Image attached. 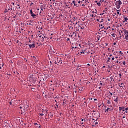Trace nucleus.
<instances>
[{"label":"nucleus","mask_w":128,"mask_h":128,"mask_svg":"<svg viewBox=\"0 0 128 128\" xmlns=\"http://www.w3.org/2000/svg\"><path fill=\"white\" fill-rule=\"evenodd\" d=\"M54 61L56 64H62V59L60 58H55Z\"/></svg>","instance_id":"1"},{"label":"nucleus","mask_w":128,"mask_h":128,"mask_svg":"<svg viewBox=\"0 0 128 128\" xmlns=\"http://www.w3.org/2000/svg\"><path fill=\"white\" fill-rule=\"evenodd\" d=\"M122 4V1H120V0L116 1L115 3L116 8H120V4Z\"/></svg>","instance_id":"2"},{"label":"nucleus","mask_w":128,"mask_h":128,"mask_svg":"<svg viewBox=\"0 0 128 128\" xmlns=\"http://www.w3.org/2000/svg\"><path fill=\"white\" fill-rule=\"evenodd\" d=\"M28 46L30 48H36V44L34 42L32 44H28Z\"/></svg>","instance_id":"3"},{"label":"nucleus","mask_w":128,"mask_h":128,"mask_svg":"<svg viewBox=\"0 0 128 128\" xmlns=\"http://www.w3.org/2000/svg\"><path fill=\"white\" fill-rule=\"evenodd\" d=\"M79 26L80 28L82 30H84V28H86V24H84V23L80 24V25Z\"/></svg>","instance_id":"4"},{"label":"nucleus","mask_w":128,"mask_h":128,"mask_svg":"<svg viewBox=\"0 0 128 128\" xmlns=\"http://www.w3.org/2000/svg\"><path fill=\"white\" fill-rule=\"evenodd\" d=\"M76 18H74L72 20V23H73V24H74V26H76V24H78V21H76Z\"/></svg>","instance_id":"5"},{"label":"nucleus","mask_w":128,"mask_h":128,"mask_svg":"<svg viewBox=\"0 0 128 128\" xmlns=\"http://www.w3.org/2000/svg\"><path fill=\"white\" fill-rule=\"evenodd\" d=\"M44 35H42V36L40 37V38H39V40H40V42H44Z\"/></svg>","instance_id":"6"},{"label":"nucleus","mask_w":128,"mask_h":128,"mask_svg":"<svg viewBox=\"0 0 128 128\" xmlns=\"http://www.w3.org/2000/svg\"><path fill=\"white\" fill-rule=\"evenodd\" d=\"M32 60L34 62V64H38V59H36V56H32Z\"/></svg>","instance_id":"7"},{"label":"nucleus","mask_w":128,"mask_h":128,"mask_svg":"<svg viewBox=\"0 0 128 128\" xmlns=\"http://www.w3.org/2000/svg\"><path fill=\"white\" fill-rule=\"evenodd\" d=\"M30 14L32 18H34V17L36 16V15L35 14H34V12H32V10H30Z\"/></svg>","instance_id":"8"},{"label":"nucleus","mask_w":128,"mask_h":128,"mask_svg":"<svg viewBox=\"0 0 128 128\" xmlns=\"http://www.w3.org/2000/svg\"><path fill=\"white\" fill-rule=\"evenodd\" d=\"M122 112H124V114H126H126H128V107L125 108L124 110H122Z\"/></svg>","instance_id":"9"},{"label":"nucleus","mask_w":128,"mask_h":128,"mask_svg":"<svg viewBox=\"0 0 128 128\" xmlns=\"http://www.w3.org/2000/svg\"><path fill=\"white\" fill-rule=\"evenodd\" d=\"M101 30H108V27H104V26H102V28H100Z\"/></svg>","instance_id":"10"},{"label":"nucleus","mask_w":128,"mask_h":128,"mask_svg":"<svg viewBox=\"0 0 128 128\" xmlns=\"http://www.w3.org/2000/svg\"><path fill=\"white\" fill-rule=\"evenodd\" d=\"M48 40V37L44 36V42H46Z\"/></svg>","instance_id":"11"},{"label":"nucleus","mask_w":128,"mask_h":128,"mask_svg":"<svg viewBox=\"0 0 128 128\" xmlns=\"http://www.w3.org/2000/svg\"><path fill=\"white\" fill-rule=\"evenodd\" d=\"M128 18L127 17L124 16V20H123V22H128Z\"/></svg>","instance_id":"12"},{"label":"nucleus","mask_w":128,"mask_h":128,"mask_svg":"<svg viewBox=\"0 0 128 128\" xmlns=\"http://www.w3.org/2000/svg\"><path fill=\"white\" fill-rule=\"evenodd\" d=\"M72 4H74V6H76V7L78 6H79L78 4H76V1H74V0H73V1L72 2Z\"/></svg>","instance_id":"13"},{"label":"nucleus","mask_w":128,"mask_h":128,"mask_svg":"<svg viewBox=\"0 0 128 128\" xmlns=\"http://www.w3.org/2000/svg\"><path fill=\"white\" fill-rule=\"evenodd\" d=\"M120 86V88H124V84L122 83L120 86Z\"/></svg>","instance_id":"14"},{"label":"nucleus","mask_w":128,"mask_h":128,"mask_svg":"<svg viewBox=\"0 0 128 128\" xmlns=\"http://www.w3.org/2000/svg\"><path fill=\"white\" fill-rule=\"evenodd\" d=\"M42 36H44V34H37V36H38L39 38H42Z\"/></svg>","instance_id":"15"},{"label":"nucleus","mask_w":128,"mask_h":128,"mask_svg":"<svg viewBox=\"0 0 128 128\" xmlns=\"http://www.w3.org/2000/svg\"><path fill=\"white\" fill-rule=\"evenodd\" d=\"M125 108L124 106H120L119 107V110H124Z\"/></svg>","instance_id":"16"},{"label":"nucleus","mask_w":128,"mask_h":128,"mask_svg":"<svg viewBox=\"0 0 128 128\" xmlns=\"http://www.w3.org/2000/svg\"><path fill=\"white\" fill-rule=\"evenodd\" d=\"M118 96H116V98L114 100V102H116L118 104Z\"/></svg>","instance_id":"17"},{"label":"nucleus","mask_w":128,"mask_h":128,"mask_svg":"<svg viewBox=\"0 0 128 128\" xmlns=\"http://www.w3.org/2000/svg\"><path fill=\"white\" fill-rule=\"evenodd\" d=\"M107 104H112V102H110V100H107Z\"/></svg>","instance_id":"18"},{"label":"nucleus","mask_w":128,"mask_h":128,"mask_svg":"<svg viewBox=\"0 0 128 128\" xmlns=\"http://www.w3.org/2000/svg\"><path fill=\"white\" fill-rule=\"evenodd\" d=\"M110 108H108L106 110L105 112H110Z\"/></svg>","instance_id":"19"},{"label":"nucleus","mask_w":128,"mask_h":128,"mask_svg":"<svg viewBox=\"0 0 128 128\" xmlns=\"http://www.w3.org/2000/svg\"><path fill=\"white\" fill-rule=\"evenodd\" d=\"M125 39L126 40H128V34H126L125 36Z\"/></svg>","instance_id":"20"},{"label":"nucleus","mask_w":128,"mask_h":128,"mask_svg":"<svg viewBox=\"0 0 128 128\" xmlns=\"http://www.w3.org/2000/svg\"><path fill=\"white\" fill-rule=\"evenodd\" d=\"M124 33L125 34H128V31L126 30H124Z\"/></svg>","instance_id":"21"},{"label":"nucleus","mask_w":128,"mask_h":128,"mask_svg":"<svg viewBox=\"0 0 128 128\" xmlns=\"http://www.w3.org/2000/svg\"><path fill=\"white\" fill-rule=\"evenodd\" d=\"M30 78H32V80H34V74H31L30 76Z\"/></svg>","instance_id":"22"},{"label":"nucleus","mask_w":128,"mask_h":128,"mask_svg":"<svg viewBox=\"0 0 128 128\" xmlns=\"http://www.w3.org/2000/svg\"><path fill=\"white\" fill-rule=\"evenodd\" d=\"M100 2H97V6H100Z\"/></svg>","instance_id":"23"},{"label":"nucleus","mask_w":128,"mask_h":128,"mask_svg":"<svg viewBox=\"0 0 128 128\" xmlns=\"http://www.w3.org/2000/svg\"><path fill=\"white\" fill-rule=\"evenodd\" d=\"M80 52L81 54H84V50L80 51Z\"/></svg>","instance_id":"24"},{"label":"nucleus","mask_w":128,"mask_h":128,"mask_svg":"<svg viewBox=\"0 0 128 128\" xmlns=\"http://www.w3.org/2000/svg\"><path fill=\"white\" fill-rule=\"evenodd\" d=\"M44 12V8H40V14H41V12Z\"/></svg>","instance_id":"25"},{"label":"nucleus","mask_w":128,"mask_h":128,"mask_svg":"<svg viewBox=\"0 0 128 128\" xmlns=\"http://www.w3.org/2000/svg\"><path fill=\"white\" fill-rule=\"evenodd\" d=\"M111 36H112L113 37V38H115L116 37V34H111Z\"/></svg>","instance_id":"26"},{"label":"nucleus","mask_w":128,"mask_h":128,"mask_svg":"<svg viewBox=\"0 0 128 128\" xmlns=\"http://www.w3.org/2000/svg\"><path fill=\"white\" fill-rule=\"evenodd\" d=\"M88 0H85V4H88Z\"/></svg>","instance_id":"27"},{"label":"nucleus","mask_w":128,"mask_h":128,"mask_svg":"<svg viewBox=\"0 0 128 128\" xmlns=\"http://www.w3.org/2000/svg\"><path fill=\"white\" fill-rule=\"evenodd\" d=\"M42 112H44V114H46H46H48V112H46V111H45L44 110H42Z\"/></svg>","instance_id":"28"},{"label":"nucleus","mask_w":128,"mask_h":128,"mask_svg":"<svg viewBox=\"0 0 128 128\" xmlns=\"http://www.w3.org/2000/svg\"><path fill=\"white\" fill-rule=\"evenodd\" d=\"M16 8H20V4H18V5H17Z\"/></svg>","instance_id":"29"},{"label":"nucleus","mask_w":128,"mask_h":128,"mask_svg":"<svg viewBox=\"0 0 128 128\" xmlns=\"http://www.w3.org/2000/svg\"><path fill=\"white\" fill-rule=\"evenodd\" d=\"M90 16H92V18H95L96 17V16H94V14H91Z\"/></svg>","instance_id":"30"},{"label":"nucleus","mask_w":128,"mask_h":128,"mask_svg":"<svg viewBox=\"0 0 128 128\" xmlns=\"http://www.w3.org/2000/svg\"><path fill=\"white\" fill-rule=\"evenodd\" d=\"M122 64H124V66H126V61H124L122 62Z\"/></svg>","instance_id":"31"},{"label":"nucleus","mask_w":128,"mask_h":128,"mask_svg":"<svg viewBox=\"0 0 128 128\" xmlns=\"http://www.w3.org/2000/svg\"><path fill=\"white\" fill-rule=\"evenodd\" d=\"M110 94V96H112V93L110 92H109Z\"/></svg>","instance_id":"32"},{"label":"nucleus","mask_w":128,"mask_h":128,"mask_svg":"<svg viewBox=\"0 0 128 128\" xmlns=\"http://www.w3.org/2000/svg\"><path fill=\"white\" fill-rule=\"evenodd\" d=\"M110 58H108L107 62H110Z\"/></svg>","instance_id":"33"},{"label":"nucleus","mask_w":128,"mask_h":128,"mask_svg":"<svg viewBox=\"0 0 128 128\" xmlns=\"http://www.w3.org/2000/svg\"><path fill=\"white\" fill-rule=\"evenodd\" d=\"M119 54H124V53L122 52V51L119 52Z\"/></svg>","instance_id":"34"},{"label":"nucleus","mask_w":128,"mask_h":128,"mask_svg":"<svg viewBox=\"0 0 128 128\" xmlns=\"http://www.w3.org/2000/svg\"><path fill=\"white\" fill-rule=\"evenodd\" d=\"M40 114V116H44V114L43 113H41Z\"/></svg>","instance_id":"35"},{"label":"nucleus","mask_w":128,"mask_h":128,"mask_svg":"<svg viewBox=\"0 0 128 128\" xmlns=\"http://www.w3.org/2000/svg\"><path fill=\"white\" fill-rule=\"evenodd\" d=\"M116 14H120V10H117Z\"/></svg>","instance_id":"36"},{"label":"nucleus","mask_w":128,"mask_h":128,"mask_svg":"<svg viewBox=\"0 0 128 128\" xmlns=\"http://www.w3.org/2000/svg\"><path fill=\"white\" fill-rule=\"evenodd\" d=\"M56 106L57 108H58V104H56Z\"/></svg>","instance_id":"37"},{"label":"nucleus","mask_w":128,"mask_h":128,"mask_svg":"<svg viewBox=\"0 0 128 128\" xmlns=\"http://www.w3.org/2000/svg\"><path fill=\"white\" fill-rule=\"evenodd\" d=\"M104 2V0H100V2L102 3V2Z\"/></svg>","instance_id":"38"},{"label":"nucleus","mask_w":128,"mask_h":128,"mask_svg":"<svg viewBox=\"0 0 128 128\" xmlns=\"http://www.w3.org/2000/svg\"><path fill=\"white\" fill-rule=\"evenodd\" d=\"M119 76H120V78H122V74H119Z\"/></svg>","instance_id":"39"},{"label":"nucleus","mask_w":128,"mask_h":128,"mask_svg":"<svg viewBox=\"0 0 128 128\" xmlns=\"http://www.w3.org/2000/svg\"><path fill=\"white\" fill-rule=\"evenodd\" d=\"M38 123L36 122H35L34 123V126H36V125H38Z\"/></svg>","instance_id":"40"},{"label":"nucleus","mask_w":128,"mask_h":128,"mask_svg":"<svg viewBox=\"0 0 128 128\" xmlns=\"http://www.w3.org/2000/svg\"><path fill=\"white\" fill-rule=\"evenodd\" d=\"M100 28H102V26H102V24H101L100 25Z\"/></svg>","instance_id":"41"},{"label":"nucleus","mask_w":128,"mask_h":128,"mask_svg":"<svg viewBox=\"0 0 128 128\" xmlns=\"http://www.w3.org/2000/svg\"><path fill=\"white\" fill-rule=\"evenodd\" d=\"M114 60V57H113L112 58V60Z\"/></svg>","instance_id":"42"},{"label":"nucleus","mask_w":128,"mask_h":128,"mask_svg":"<svg viewBox=\"0 0 128 128\" xmlns=\"http://www.w3.org/2000/svg\"><path fill=\"white\" fill-rule=\"evenodd\" d=\"M50 118H52V114H50Z\"/></svg>","instance_id":"43"},{"label":"nucleus","mask_w":128,"mask_h":128,"mask_svg":"<svg viewBox=\"0 0 128 128\" xmlns=\"http://www.w3.org/2000/svg\"><path fill=\"white\" fill-rule=\"evenodd\" d=\"M82 6H86V4H82Z\"/></svg>","instance_id":"44"},{"label":"nucleus","mask_w":128,"mask_h":128,"mask_svg":"<svg viewBox=\"0 0 128 128\" xmlns=\"http://www.w3.org/2000/svg\"><path fill=\"white\" fill-rule=\"evenodd\" d=\"M100 86H102V82H100Z\"/></svg>","instance_id":"45"},{"label":"nucleus","mask_w":128,"mask_h":128,"mask_svg":"<svg viewBox=\"0 0 128 128\" xmlns=\"http://www.w3.org/2000/svg\"><path fill=\"white\" fill-rule=\"evenodd\" d=\"M12 6H14V2H12Z\"/></svg>","instance_id":"46"},{"label":"nucleus","mask_w":128,"mask_h":128,"mask_svg":"<svg viewBox=\"0 0 128 128\" xmlns=\"http://www.w3.org/2000/svg\"><path fill=\"white\" fill-rule=\"evenodd\" d=\"M94 124H95L96 125V124H98V122H95Z\"/></svg>","instance_id":"47"},{"label":"nucleus","mask_w":128,"mask_h":128,"mask_svg":"<svg viewBox=\"0 0 128 128\" xmlns=\"http://www.w3.org/2000/svg\"><path fill=\"white\" fill-rule=\"evenodd\" d=\"M81 120H82V122H84V120L85 121L86 120H85L84 119H82H82Z\"/></svg>","instance_id":"48"},{"label":"nucleus","mask_w":128,"mask_h":128,"mask_svg":"<svg viewBox=\"0 0 128 128\" xmlns=\"http://www.w3.org/2000/svg\"><path fill=\"white\" fill-rule=\"evenodd\" d=\"M102 20H104V19H102V20L100 22H102Z\"/></svg>","instance_id":"49"},{"label":"nucleus","mask_w":128,"mask_h":128,"mask_svg":"<svg viewBox=\"0 0 128 128\" xmlns=\"http://www.w3.org/2000/svg\"><path fill=\"white\" fill-rule=\"evenodd\" d=\"M95 12H95V14H97V12H98V10H95Z\"/></svg>","instance_id":"50"},{"label":"nucleus","mask_w":128,"mask_h":128,"mask_svg":"<svg viewBox=\"0 0 128 128\" xmlns=\"http://www.w3.org/2000/svg\"><path fill=\"white\" fill-rule=\"evenodd\" d=\"M70 40V38H67V41L68 42V40Z\"/></svg>","instance_id":"51"},{"label":"nucleus","mask_w":128,"mask_h":128,"mask_svg":"<svg viewBox=\"0 0 128 128\" xmlns=\"http://www.w3.org/2000/svg\"><path fill=\"white\" fill-rule=\"evenodd\" d=\"M10 106H12V102H10Z\"/></svg>","instance_id":"52"},{"label":"nucleus","mask_w":128,"mask_h":128,"mask_svg":"<svg viewBox=\"0 0 128 128\" xmlns=\"http://www.w3.org/2000/svg\"><path fill=\"white\" fill-rule=\"evenodd\" d=\"M115 58H118V56H115Z\"/></svg>","instance_id":"53"},{"label":"nucleus","mask_w":128,"mask_h":128,"mask_svg":"<svg viewBox=\"0 0 128 128\" xmlns=\"http://www.w3.org/2000/svg\"><path fill=\"white\" fill-rule=\"evenodd\" d=\"M116 64H118V60H117L116 61Z\"/></svg>","instance_id":"54"},{"label":"nucleus","mask_w":128,"mask_h":128,"mask_svg":"<svg viewBox=\"0 0 128 128\" xmlns=\"http://www.w3.org/2000/svg\"><path fill=\"white\" fill-rule=\"evenodd\" d=\"M29 42L30 44L32 42V40H29Z\"/></svg>","instance_id":"55"},{"label":"nucleus","mask_w":128,"mask_h":128,"mask_svg":"<svg viewBox=\"0 0 128 128\" xmlns=\"http://www.w3.org/2000/svg\"><path fill=\"white\" fill-rule=\"evenodd\" d=\"M96 22H100V20L96 19Z\"/></svg>","instance_id":"56"},{"label":"nucleus","mask_w":128,"mask_h":128,"mask_svg":"<svg viewBox=\"0 0 128 128\" xmlns=\"http://www.w3.org/2000/svg\"><path fill=\"white\" fill-rule=\"evenodd\" d=\"M34 4L33 2H31L30 6H32V4Z\"/></svg>","instance_id":"57"},{"label":"nucleus","mask_w":128,"mask_h":128,"mask_svg":"<svg viewBox=\"0 0 128 128\" xmlns=\"http://www.w3.org/2000/svg\"><path fill=\"white\" fill-rule=\"evenodd\" d=\"M114 46H116V43L114 42Z\"/></svg>","instance_id":"58"},{"label":"nucleus","mask_w":128,"mask_h":128,"mask_svg":"<svg viewBox=\"0 0 128 128\" xmlns=\"http://www.w3.org/2000/svg\"><path fill=\"white\" fill-rule=\"evenodd\" d=\"M80 124H84V122H81Z\"/></svg>","instance_id":"59"},{"label":"nucleus","mask_w":128,"mask_h":128,"mask_svg":"<svg viewBox=\"0 0 128 128\" xmlns=\"http://www.w3.org/2000/svg\"><path fill=\"white\" fill-rule=\"evenodd\" d=\"M106 68V66H103L102 68Z\"/></svg>","instance_id":"60"},{"label":"nucleus","mask_w":128,"mask_h":128,"mask_svg":"<svg viewBox=\"0 0 128 128\" xmlns=\"http://www.w3.org/2000/svg\"><path fill=\"white\" fill-rule=\"evenodd\" d=\"M78 4H80V1H78Z\"/></svg>","instance_id":"61"},{"label":"nucleus","mask_w":128,"mask_h":128,"mask_svg":"<svg viewBox=\"0 0 128 128\" xmlns=\"http://www.w3.org/2000/svg\"><path fill=\"white\" fill-rule=\"evenodd\" d=\"M94 100H97V99L96 98H94Z\"/></svg>","instance_id":"62"},{"label":"nucleus","mask_w":128,"mask_h":128,"mask_svg":"<svg viewBox=\"0 0 128 128\" xmlns=\"http://www.w3.org/2000/svg\"><path fill=\"white\" fill-rule=\"evenodd\" d=\"M110 80H112V77L110 78Z\"/></svg>","instance_id":"63"},{"label":"nucleus","mask_w":128,"mask_h":128,"mask_svg":"<svg viewBox=\"0 0 128 128\" xmlns=\"http://www.w3.org/2000/svg\"><path fill=\"white\" fill-rule=\"evenodd\" d=\"M62 104L64 105V102H62Z\"/></svg>","instance_id":"64"}]
</instances>
